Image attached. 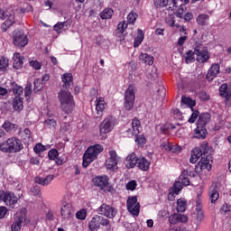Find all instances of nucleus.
<instances>
[{"instance_id":"obj_1","label":"nucleus","mask_w":231,"mask_h":231,"mask_svg":"<svg viewBox=\"0 0 231 231\" xmlns=\"http://www.w3.org/2000/svg\"><path fill=\"white\" fill-rule=\"evenodd\" d=\"M198 155L200 156V161L195 166L196 174H199L201 171H210L212 169V155L210 154V146L208 143L202 144L199 148H195Z\"/></svg>"},{"instance_id":"obj_2","label":"nucleus","mask_w":231,"mask_h":231,"mask_svg":"<svg viewBox=\"0 0 231 231\" xmlns=\"http://www.w3.org/2000/svg\"><path fill=\"white\" fill-rule=\"evenodd\" d=\"M103 151H104V146L100 144H95V145L89 146L83 155L82 166L84 167V169H86L87 167H89L91 162H95V160H97V156Z\"/></svg>"},{"instance_id":"obj_3","label":"nucleus","mask_w":231,"mask_h":231,"mask_svg":"<svg viewBox=\"0 0 231 231\" xmlns=\"http://www.w3.org/2000/svg\"><path fill=\"white\" fill-rule=\"evenodd\" d=\"M103 151H104V146L100 144H95V145L89 146L83 155L82 166L84 167V169H86L87 167H89L91 162H95V160H97V156Z\"/></svg>"},{"instance_id":"obj_4","label":"nucleus","mask_w":231,"mask_h":231,"mask_svg":"<svg viewBox=\"0 0 231 231\" xmlns=\"http://www.w3.org/2000/svg\"><path fill=\"white\" fill-rule=\"evenodd\" d=\"M2 152H19L23 151V143L21 140L11 137L0 143Z\"/></svg>"},{"instance_id":"obj_5","label":"nucleus","mask_w":231,"mask_h":231,"mask_svg":"<svg viewBox=\"0 0 231 231\" xmlns=\"http://www.w3.org/2000/svg\"><path fill=\"white\" fill-rule=\"evenodd\" d=\"M61 110L69 115L73 111V96L66 90H60L58 94Z\"/></svg>"},{"instance_id":"obj_6","label":"nucleus","mask_w":231,"mask_h":231,"mask_svg":"<svg viewBox=\"0 0 231 231\" xmlns=\"http://www.w3.org/2000/svg\"><path fill=\"white\" fill-rule=\"evenodd\" d=\"M100 226H111V221L102 216L95 215L88 222V228L91 231H98L100 229Z\"/></svg>"},{"instance_id":"obj_7","label":"nucleus","mask_w":231,"mask_h":231,"mask_svg":"<svg viewBox=\"0 0 231 231\" xmlns=\"http://www.w3.org/2000/svg\"><path fill=\"white\" fill-rule=\"evenodd\" d=\"M116 125V117L113 116H106L103 122L99 125V131L101 134H107L111 133L112 129H115Z\"/></svg>"},{"instance_id":"obj_8","label":"nucleus","mask_w":231,"mask_h":231,"mask_svg":"<svg viewBox=\"0 0 231 231\" xmlns=\"http://www.w3.org/2000/svg\"><path fill=\"white\" fill-rule=\"evenodd\" d=\"M136 98V92L134 86H129L125 94V108L126 111H131L134 107V99Z\"/></svg>"},{"instance_id":"obj_9","label":"nucleus","mask_w":231,"mask_h":231,"mask_svg":"<svg viewBox=\"0 0 231 231\" xmlns=\"http://www.w3.org/2000/svg\"><path fill=\"white\" fill-rule=\"evenodd\" d=\"M13 44L17 48H24L28 44V36L22 30H15L13 32Z\"/></svg>"},{"instance_id":"obj_10","label":"nucleus","mask_w":231,"mask_h":231,"mask_svg":"<svg viewBox=\"0 0 231 231\" xmlns=\"http://www.w3.org/2000/svg\"><path fill=\"white\" fill-rule=\"evenodd\" d=\"M97 213L100 214V216H105V217H107L108 219H114V217H116L118 210L108 204H102L97 208Z\"/></svg>"},{"instance_id":"obj_11","label":"nucleus","mask_w":231,"mask_h":231,"mask_svg":"<svg viewBox=\"0 0 231 231\" xmlns=\"http://www.w3.org/2000/svg\"><path fill=\"white\" fill-rule=\"evenodd\" d=\"M109 158L106 161V167L109 171H116L118 169V162L120 161L118 154L115 150H111L108 152Z\"/></svg>"},{"instance_id":"obj_12","label":"nucleus","mask_w":231,"mask_h":231,"mask_svg":"<svg viewBox=\"0 0 231 231\" xmlns=\"http://www.w3.org/2000/svg\"><path fill=\"white\" fill-rule=\"evenodd\" d=\"M126 207L127 210L134 216L140 214V203H138V198L136 196L128 198Z\"/></svg>"},{"instance_id":"obj_13","label":"nucleus","mask_w":231,"mask_h":231,"mask_svg":"<svg viewBox=\"0 0 231 231\" xmlns=\"http://www.w3.org/2000/svg\"><path fill=\"white\" fill-rule=\"evenodd\" d=\"M219 95L225 98L226 107H231V87L224 83L219 88Z\"/></svg>"},{"instance_id":"obj_14","label":"nucleus","mask_w":231,"mask_h":231,"mask_svg":"<svg viewBox=\"0 0 231 231\" xmlns=\"http://www.w3.org/2000/svg\"><path fill=\"white\" fill-rule=\"evenodd\" d=\"M195 55H197V61L200 63L207 62L210 59L208 51L203 46H197L195 48Z\"/></svg>"},{"instance_id":"obj_15","label":"nucleus","mask_w":231,"mask_h":231,"mask_svg":"<svg viewBox=\"0 0 231 231\" xmlns=\"http://www.w3.org/2000/svg\"><path fill=\"white\" fill-rule=\"evenodd\" d=\"M221 188V183L213 182L209 188V201L211 203H216L219 199V189Z\"/></svg>"},{"instance_id":"obj_16","label":"nucleus","mask_w":231,"mask_h":231,"mask_svg":"<svg viewBox=\"0 0 231 231\" xmlns=\"http://www.w3.org/2000/svg\"><path fill=\"white\" fill-rule=\"evenodd\" d=\"M17 201H19V198L14 194V192L6 191L4 197V203L10 207V208H14L15 205H17Z\"/></svg>"},{"instance_id":"obj_17","label":"nucleus","mask_w":231,"mask_h":231,"mask_svg":"<svg viewBox=\"0 0 231 231\" xmlns=\"http://www.w3.org/2000/svg\"><path fill=\"white\" fill-rule=\"evenodd\" d=\"M219 69H220L219 64L214 63L208 71V74L206 76L207 80H208L209 82H212V80H214V79L217 77V73H219Z\"/></svg>"},{"instance_id":"obj_18","label":"nucleus","mask_w":231,"mask_h":231,"mask_svg":"<svg viewBox=\"0 0 231 231\" xmlns=\"http://www.w3.org/2000/svg\"><path fill=\"white\" fill-rule=\"evenodd\" d=\"M187 221H189L187 216L181 214L174 213L169 217V222L171 223V225H176L178 223H187Z\"/></svg>"},{"instance_id":"obj_19","label":"nucleus","mask_w":231,"mask_h":231,"mask_svg":"<svg viewBox=\"0 0 231 231\" xmlns=\"http://www.w3.org/2000/svg\"><path fill=\"white\" fill-rule=\"evenodd\" d=\"M207 134H208L207 128L197 125V127L194 130V138H197L198 140H205L207 138Z\"/></svg>"},{"instance_id":"obj_20","label":"nucleus","mask_w":231,"mask_h":231,"mask_svg":"<svg viewBox=\"0 0 231 231\" xmlns=\"http://www.w3.org/2000/svg\"><path fill=\"white\" fill-rule=\"evenodd\" d=\"M183 189V186H181V181H176L173 184V187L171 188V191L168 194V199H172L174 196H178L180 194V190Z\"/></svg>"},{"instance_id":"obj_21","label":"nucleus","mask_w":231,"mask_h":231,"mask_svg":"<svg viewBox=\"0 0 231 231\" xmlns=\"http://www.w3.org/2000/svg\"><path fill=\"white\" fill-rule=\"evenodd\" d=\"M71 212H73V206H71V203H63L60 208L62 217H69L71 216Z\"/></svg>"},{"instance_id":"obj_22","label":"nucleus","mask_w":231,"mask_h":231,"mask_svg":"<svg viewBox=\"0 0 231 231\" xmlns=\"http://www.w3.org/2000/svg\"><path fill=\"white\" fill-rule=\"evenodd\" d=\"M63 82V88L69 89L73 86V75L71 73H65L61 77Z\"/></svg>"},{"instance_id":"obj_23","label":"nucleus","mask_w":231,"mask_h":231,"mask_svg":"<svg viewBox=\"0 0 231 231\" xmlns=\"http://www.w3.org/2000/svg\"><path fill=\"white\" fill-rule=\"evenodd\" d=\"M93 181L96 187H99V189H104V187L107 185L109 179L107 178V176H98L96 177Z\"/></svg>"},{"instance_id":"obj_24","label":"nucleus","mask_w":231,"mask_h":231,"mask_svg":"<svg viewBox=\"0 0 231 231\" xmlns=\"http://www.w3.org/2000/svg\"><path fill=\"white\" fill-rule=\"evenodd\" d=\"M162 149L164 151H168L169 152H173L178 154V152H181V147L178 144H171L169 143L162 144Z\"/></svg>"},{"instance_id":"obj_25","label":"nucleus","mask_w":231,"mask_h":231,"mask_svg":"<svg viewBox=\"0 0 231 231\" xmlns=\"http://www.w3.org/2000/svg\"><path fill=\"white\" fill-rule=\"evenodd\" d=\"M138 163V158H136V153L132 152L126 157V167L127 169H134Z\"/></svg>"},{"instance_id":"obj_26","label":"nucleus","mask_w":231,"mask_h":231,"mask_svg":"<svg viewBox=\"0 0 231 231\" xmlns=\"http://www.w3.org/2000/svg\"><path fill=\"white\" fill-rule=\"evenodd\" d=\"M24 58L21 57L20 53H14L13 56V67L14 68V69H21V68H23V64Z\"/></svg>"},{"instance_id":"obj_27","label":"nucleus","mask_w":231,"mask_h":231,"mask_svg":"<svg viewBox=\"0 0 231 231\" xmlns=\"http://www.w3.org/2000/svg\"><path fill=\"white\" fill-rule=\"evenodd\" d=\"M137 167L141 171H149L151 167V162L148 161L145 157H139L137 161Z\"/></svg>"},{"instance_id":"obj_28","label":"nucleus","mask_w":231,"mask_h":231,"mask_svg":"<svg viewBox=\"0 0 231 231\" xmlns=\"http://www.w3.org/2000/svg\"><path fill=\"white\" fill-rule=\"evenodd\" d=\"M24 219V215H18L11 226L12 231H21V226Z\"/></svg>"},{"instance_id":"obj_29","label":"nucleus","mask_w":231,"mask_h":231,"mask_svg":"<svg viewBox=\"0 0 231 231\" xmlns=\"http://www.w3.org/2000/svg\"><path fill=\"white\" fill-rule=\"evenodd\" d=\"M104 109H106V101H104V97H98L97 99L96 111L98 116H102V113H104Z\"/></svg>"},{"instance_id":"obj_30","label":"nucleus","mask_w":231,"mask_h":231,"mask_svg":"<svg viewBox=\"0 0 231 231\" xmlns=\"http://www.w3.org/2000/svg\"><path fill=\"white\" fill-rule=\"evenodd\" d=\"M54 178L55 176L53 175H49L45 179L42 177H37L35 179V182L38 183V185H42L43 187H46L49 183H51V181H53Z\"/></svg>"},{"instance_id":"obj_31","label":"nucleus","mask_w":231,"mask_h":231,"mask_svg":"<svg viewBox=\"0 0 231 231\" xmlns=\"http://www.w3.org/2000/svg\"><path fill=\"white\" fill-rule=\"evenodd\" d=\"M139 60L143 62V64H148V66L154 64V58L147 53H141L139 55Z\"/></svg>"},{"instance_id":"obj_32","label":"nucleus","mask_w":231,"mask_h":231,"mask_svg":"<svg viewBox=\"0 0 231 231\" xmlns=\"http://www.w3.org/2000/svg\"><path fill=\"white\" fill-rule=\"evenodd\" d=\"M209 122H210V114L203 113L199 116L197 125L205 127V125H207V124Z\"/></svg>"},{"instance_id":"obj_33","label":"nucleus","mask_w":231,"mask_h":231,"mask_svg":"<svg viewBox=\"0 0 231 231\" xmlns=\"http://www.w3.org/2000/svg\"><path fill=\"white\" fill-rule=\"evenodd\" d=\"M208 19H210V16H208V14H199L196 19L197 24H199V26H208Z\"/></svg>"},{"instance_id":"obj_34","label":"nucleus","mask_w":231,"mask_h":231,"mask_svg":"<svg viewBox=\"0 0 231 231\" xmlns=\"http://www.w3.org/2000/svg\"><path fill=\"white\" fill-rule=\"evenodd\" d=\"M140 127H141L140 120L136 118L133 119L132 134H134V136H138V134H140Z\"/></svg>"},{"instance_id":"obj_35","label":"nucleus","mask_w":231,"mask_h":231,"mask_svg":"<svg viewBox=\"0 0 231 231\" xmlns=\"http://www.w3.org/2000/svg\"><path fill=\"white\" fill-rule=\"evenodd\" d=\"M189 169L184 170L181 175L179 177L180 183L184 185V187H189L190 185V180H189Z\"/></svg>"},{"instance_id":"obj_36","label":"nucleus","mask_w":231,"mask_h":231,"mask_svg":"<svg viewBox=\"0 0 231 231\" xmlns=\"http://www.w3.org/2000/svg\"><path fill=\"white\" fill-rule=\"evenodd\" d=\"M13 107L14 111H22L23 106V98L19 97H15L13 101Z\"/></svg>"},{"instance_id":"obj_37","label":"nucleus","mask_w":231,"mask_h":231,"mask_svg":"<svg viewBox=\"0 0 231 231\" xmlns=\"http://www.w3.org/2000/svg\"><path fill=\"white\" fill-rule=\"evenodd\" d=\"M189 0H171L169 4V9L174 10V8H178V5H189Z\"/></svg>"},{"instance_id":"obj_38","label":"nucleus","mask_w":231,"mask_h":231,"mask_svg":"<svg viewBox=\"0 0 231 231\" xmlns=\"http://www.w3.org/2000/svg\"><path fill=\"white\" fill-rule=\"evenodd\" d=\"M143 42V32L142 30L137 31V37H135L134 42V48H138L140 44Z\"/></svg>"},{"instance_id":"obj_39","label":"nucleus","mask_w":231,"mask_h":231,"mask_svg":"<svg viewBox=\"0 0 231 231\" xmlns=\"http://www.w3.org/2000/svg\"><path fill=\"white\" fill-rule=\"evenodd\" d=\"M125 28H127V24H125V23H119L116 31V35L117 37H122V35H124V32H125Z\"/></svg>"},{"instance_id":"obj_40","label":"nucleus","mask_w":231,"mask_h":231,"mask_svg":"<svg viewBox=\"0 0 231 231\" xmlns=\"http://www.w3.org/2000/svg\"><path fill=\"white\" fill-rule=\"evenodd\" d=\"M69 22H59L54 25V32H57L59 33L61 30H64V27L69 28Z\"/></svg>"},{"instance_id":"obj_41","label":"nucleus","mask_w":231,"mask_h":231,"mask_svg":"<svg viewBox=\"0 0 231 231\" xmlns=\"http://www.w3.org/2000/svg\"><path fill=\"white\" fill-rule=\"evenodd\" d=\"M187 208V201L181 199L177 200V211L178 212H185Z\"/></svg>"},{"instance_id":"obj_42","label":"nucleus","mask_w":231,"mask_h":231,"mask_svg":"<svg viewBox=\"0 0 231 231\" xmlns=\"http://www.w3.org/2000/svg\"><path fill=\"white\" fill-rule=\"evenodd\" d=\"M194 55H196L195 51H188V52L184 56L186 64H191V62H194Z\"/></svg>"},{"instance_id":"obj_43","label":"nucleus","mask_w":231,"mask_h":231,"mask_svg":"<svg viewBox=\"0 0 231 231\" xmlns=\"http://www.w3.org/2000/svg\"><path fill=\"white\" fill-rule=\"evenodd\" d=\"M100 17L101 19H111V17H113V9L106 8L103 12H101Z\"/></svg>"},{"instance_id":"obj_44","label":"nucleus","mask_w":231,"mask_h":231,"mask_svg":"<svg viewBox=\"0 0 231 231\" xmlns=\"http://www.w3.org/2000/svg\"><path fill=\"white\" fill-rule=\"evenodd\" d=\"M3 129L6 131V133H11V131H14L15 129V124L11 123L10 121H5L3 125Z\"/></svg>"},{"instance_id":"obj_45","label":"nucleus","mask_w":231,"mask_h":231,"mask_svg":"<svg viewBox=\"0 0 231 231\" xmlns=\"http://www.w3.org/2000/svg\"><path fill=\"white\" fill-rule=\"evenodd\" d=\"M186 10H187V7H185L183 4H180V7L176 12V16L179 17L180 19H183Z\"/></svg>"},{"instance_id":"obj_46","label":"nucleus","mask_w":231,"mask_h":231,"mask_svg":"<svg viewBox=\"0 0 231 231\" xmlns=\"http://www.w3.org/2000/svg\"><path fill=\"white\" fill-rule=\"evenodd\" d=\"M181 103L185 104L186 106H189L191 109L196 106V102H194L191 98L187 97H182Z\"/></svg>"},{"instance_id":"obj_47","label":"nucleus","mask_w":231,"mask_h":231,"mask_svg":"<svg viewBox=\"0 0 231 231\" xmlns=\"http://www.w3.org/2000/svg\"><path fill=\"white\" fill-rule=\"evenodd\" d=\"M34 84V93H39L42 89V79H37L33 81Z\"/></svg>"},{"instance_id":"obj_48","label":"nucleus","mask_w":231,"mask_h":231,"mask_svg":"<svg viewBox=\"0 0 231 231\" xmlns=\"http://www.w3.org/2000/svg\"><path fill=\"white\" fill-rule=\"evenodd\" d=\"M45 125H47L49 129L55 130V128L57 127V121H55L54 119H47L45 120Z\"/></svg>"},{"instance_id":"obj_49","label":"nucleus","mask_w":231,"mask_h":231,"mask_svg":"<svg viewBox=\"0 0 231 231\" xmlns=\"http://www.w3.org/2000/svg\"><path fill=\"white\" fill-rule=\"evenodd\" d=\"M88 216V212L86 209H81L76 213L77 219H80L81 221H84Z\"/></svg>"},{"instance_id":"obj_50","label":"nucleus","mask_w":231,"mask_h":231,"mask_svg":"<svg viewBox=\"0 0 231 231\" xmlns=\"http://www.w3.org/2000/svg\"><path fill=\"white\" fill-rule=\"evenodd\" d=\"M33 151L36 152V154H39V152H44V151H46V146L42 145L41 143H38L35 144Z\"/></svg>"},{"instance_id":"obj_51","label":"nucleus","mask_w":231,"mask_h":231,"mask_svg":"<svg viewBox=\"0 0 231 231\" xmlns=\"http://www.w3.org/2000/svg\"><path fill=\"white\" fill-rule=\"evenodd\" d=\"M154 5L157 8H163L169 5V0H154Z\"/></svg>"},{"instance_id":"obj_52","label":"nucleus","mask_w":231,"mask_h":231,"mask_svg":"<svg viewBox=\"0 0 231 231\" xmlns=\"http://www.w3.org/2000/svg\"><path fill=\"white\" fill-rule=\"evenodd\" d=\"M8 68V59L1 58L0 59V71H5Z\"/></svg>"},{"instance_id":"obj_53","label":"nucleus","mask_w":231,"mask_h":231,"mask_svg":"<svg viewBox=\"0 0 231 231\" xmlns=\"http://www.w3.org/2000/svg\"><path fill=\"white\" fill-rule=\"evenodd\" d=\"M199 158H201V155H199L197 150L194 149L193 154L189 158V163H196V162H198V160H199Z\"/></svg>"},{"instance_id":"obj_54","label":"nucleus","mask_w":231,"mask_h":231,"mask_svg":"<svg viewBox=\"0 0 231 231\" xmlns=\"http://www.w3.org/2000/svg\"><path fill=\"white\" fill-rule=\"evenodd\" d=\"M137 17H138V14H136L135 13H130L127 15V21H128L129 24H134Z\"/></svg>"},{"instance_id":"obj_55","label":"nucleus","mask_w":231,"mask_h":231,"mask_svg":"<svg viewBox=\"0 0 231 231\" xmlns=\"http://www.w3.org/2000/svg\"><path fill=\"white\" fill-rule=\"evenodd\" d=\"M57 156H59V152L55 149H51L48 152V157L50 160H57Z\"/></svg>"},{"instance_id":"obj_56","label":"nucleus","mask_w":231,"mask_h":231,"mask_svg":"<svg viewBox=\"0 0 231 231\" xmlns=\"http://www.w3.org/2000/svg\"><path fill=\"white\" fill-rule=\"evenodd\" d=\"M33 92L32 89V83H27L25 88H24V95L25 97H30V95H32V93Z\"/></svg>"},{"instance_id":"obj_57","label":"nucleus","mask_w":231,"mask_h":231,"mask_svg":"<svg viewBox=\"0 0 231 231\" xmlns=\"http://www.w3.org/2000/svg\"><path fill=\"white\" fill-rule=\"evenodd\" d=\"M23 91H24V88H23V87L15 85L13 88V92L14 93V95H17L18 97H20V95H23Z\"/></svg>"},{"instance_id":"obj_58","label":"nucleus","mask_w":231,"mask_h":231,"mask_svg":"<svg viewBox=\"0 0 231 231\" xmlns=\"http://www.w3.org/2000/svg\"><path fill=\"white\" fill-rule=\"evenodd\" d=\"M198 116H199V111L196 110L192 113L189 119V124H194V122H196V120L198 119Z\"/></svg>"},{"instance_id":"obj_59","label":"nucleus","mask_w":231,"mask_h":231,"mask_svg":"<svg viewBox=\"0 0 231 231\" xmlns=\"http://www.w3.org/2000/svg\"><path fill=\"white\" fill-rule=\"evenodd\" d=\"M31 196H39L41 194V188L39 186H34L30 190Z\"/></svg>"},{"instance_id":"obj_60","label":"nucleus","mask_w":231,"mask_h":231,"mask_svg":"<svg viewBox=\"0 0 231 231\" xmlns=\"http://www.w3.org/2000/svg\"><path fill=\"white\" fill-rule=\"evenodd\" d=\"M136 180H131L126 184L127 190H134L136 189Z\"/></svg>"},{"instance_id":"obj_61","label":"nucleus","mask_w":231,"mask_h":231,"mask_svg":"<svg viewBox=\"0 0 231 231\" xmlns=\"http://www.w3.org/2000/svg\"><path fill=\"white\" fill-rule=\"evenodd\" d=\"M30 66H32V68H33L34 69H41V63L37 60H31L30 61Z\"/></svg>"},{"instance_id":"obj_62","label":"nucleus","mask_w":231,"mask_h":231,"mask_svg":"<svg viewBox=\"0 0 231 231\" xmlns=\"http://www.w3.org/2000/svg\"><path fill=\"white\" fill-rule=\"evenodd\" d=\"M23 138L24 140H30V138H32V131H30L29 128L23 130Z\"/></svg>"},{"instance_id":"obj_63","label":"nucleus","mask_w":231,"mask_h":231,"mask_svg":"<svg viewBox=\"0 0 231 231\" xmlns=\"http://www.w3.org/2000/svg\"><path fill=\"white\" fill-rule=\"evenodd\" d=\"M160 131L162 134H167L168 131H171L169 125H162L160 128Z\"/></svg>"},{"instance_id":"obj_64","label":"nucleus","mask_w":231,"mask_h":231,"mask_svg":"<svg viewBox=\"0 0 231 231\" xmlns=\"http://www.w3.org/2000/svg\"><path fill=\"white\" fill-rule=\"evenodd\" d=\"M8 28H10V22L5 21L4 23H2L1 25V31L3 32H6V30H8Z\"/></svg>"}]
</instances>
